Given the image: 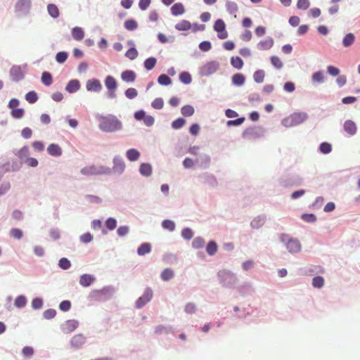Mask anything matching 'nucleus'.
I'll return each instance as SVG.
<instances>
[{"mask_svg":"<svg viewBox=\"0 0 360 360\" xmlns=\"http://www.w3.org/2000/svg\"><path fill=\"white\" fill-rule=\"evenodd\" d=\"M121 127V122L115 116L101 117L99 124V127L102 131L108 132L119 130Z\"/></svg>","mask_w":360,"mask_h":360,"instance_id":"1","label":"nucleus"},{"mask_svg":"<svg viewBox=\"0 0 360 360\" xmlns=\"http://www.w3.org/2000/svg\"><path fill=\"white\" fill-rule=\"evenodd\" d=\"M281 240L285 243L287 249L291 253L298 252L301 250L299 240L290 238L287 234H281Z\"/></svg>","mask_w":360,"mask_h":360,"instance_id":"2","label":"nucleus"},{"mask_svg":"<svg viewBox=\"0 0 360 360\" xmlns=\"http://www.w3.org/2000/svg\"><path fill=\"white\" fill-rule=\"evenodd\" d=\"M110 169L103 166L89 165L84 167L81 169V173L86 176L98 175L102 174H109Z\"/></svg>","mask_w":360,"mask_h":360,"instance_id":"3","label":"nucleus"},{"mask_svg":"<svg viewBox=\"0 0 360 360\" xmlns=\"http://www.w3.org/2000/svg\"><path fill=\"white\" fill-rule=\"evenodd\" d=\"M307 119V115L304 113H294L290 117L283 120V124L285 127H290L301 124Z\"/></svg>","mask_w":360,"mask_h":360,"instance_id":"4","label":"nucleus"},{"mask_svg":"<svg viewBox=\"0 0 360 360\" xmlns=\"http://www.w3.org/2000/svg\"><path fill=\"white\" fill-rule=\"evenodd\" d=\"M175 28L179 31H187L192 30L193 32H197L198 30H203L205 25L197 24L192 25L189 21L183 20L175 25Z\"/></svg>","mask_w":360,"mask_h":360,"instance_id":"5","label":"nucleus"},{"mask_svg":"<svg viewBox=\"0 0 360 360\" xmlns=\"http://www.w3.org/2000/svg\"><path fill=\"white\" fill-rule=\"evenodd\" d=\"M221 283L224 286H231L236 282L235 275L228 270L220 271L218 274Z\"/></svg>","mask_w":360,"mask_h":360,"instance_id":"6","label":"nucleus"},{"mask_svg":"<svg viewBox=\"0 0 360 360\" xmlns=\"http://www.w3.org/2000/svg\"><path fill=\"white\" fill-rule=\"evenodd\" d=\"M214 30L217 32V37L221 39L227 38L228 33L226 30L225 22L221 19H218L214 25Z\"/></svg>","mask_w":360,"mask_h":360,"instance_id":"7","label":"nucleus"},{"mask_svg":"<svg viewBox=\"0 0 360 360\" xmlns=\"http://www.w3.org/2000/svg\"><path fill=\"white\" fill-rule=\"evenodd\" d=\"M91 301H104L108 299V291L105 289L94 290L89 296Z\"/></svg>","mask_w":360,"mask_h":360,"instance_id":"8","label":"nucleus"},{"mask_svg":"<svg viewBox=\"0 0 360 360\" xmlns=\"http://www.w3.org/2000/svg\"><path fill=\"white\" fill-rule=\"evenodd\" d=\"M153 295V290L150 288H147L144 291L143 296L140 297L136 302L137 308L143 307L147 302L150 301Z\"/></svg>","mask_w":360,"mask_h":360,"instance_id":"9","label":"nucleus"},{"mask_svg":"<svg viewBox=\"0 0 360 360\" xmlns=\"http://www.w3.org/2000/svg\"><path fill=\"white\" fill-rule=\"evenodd\" d=\"M105 85L109 90L108 96L111 98L115 97V91L117 87V84L115 79L112 76H108L105 80Z\"/></svg>","mask_w":360,"mask_h":360,"instance_id":"10","label":"nucleus"},{"mask_svg":"<svg viewBox=\"0 0 360 360\" xmlns=\"http://www.w3.org/2000/svg\"><path fill=\"white\" fill-rule=\"evenodd\" d=\"M86 88L89 91L98 92L102 89V85L98 79H91L86 82Z\"/></svg>","mask_w":360,"mask_h":360,"instance_id":"11","label":"nucleus"},{"mask_svg":"<svg viewBox=\"0 0 360 360\" xmlns=\"http://www.w3.org/2000/svg\"><path fill=\"white\" fill-rule=\"evenodd\" d=\"M10 75L13 81L18 82L24 77L23 72L20 66H13L10 70Z\"/></svg>","mask_w":360,"mask_h":360,"instance_id":"12","label":"nucleus"},{"mask_svg":"<svg viewBox=\"0 0 360 360\" xmlns=\"http://www.w3.org/2000/svg\"><path fill=\"white\" fill-rule=\"evenodd\" d=\"M113 163H114V165L112 167L113 172L117 173V174H121L124 172V170L125 169V164L121 158H120L118 157H115L113 160Z\"/></svg>","mask_w":360,"mask_h":360,"instance_id":"13","label":"nucleus"},{"mask_svg":"<svg viewBox=\"0 0 360 360\" xmlns=\"http://www.w3.org/2000/svg\"><path fill=\"white\" fill-rule=\"evenodd\" d=\"M79 326V323L75 320H68L63 326V331L65 333H70L73 332Z\"/></svg>","mask_w":360,"mask_h":360,"instance_id":"14","label":"nucleus"},{"mask_svg":"<svg viewBox=\"0 0 360 360\" xmlns=\"http://www.w3.org/2000/svg\"><path fill=\"white\" fill-rule=\"evenodd\" d=\"M274 45V40L271 37H268L264 40L260 41L257 44V49L259 50L264 51L270 49Z\"/></svg>","mask_w":360,"mask_h":360,"instance_id":"15","label":"nucleus"},{"mask_svg":"<svg viewBox=\"0 0 360 360\" xmlns=\"http://www.w3.org/2000/svg\"><path fill=\"white\" fill-rule=\"evenodd\" d=\"M259 136L257 129L255 127H250L246 129L243 134V136L245 139L251 140L257 138Z\"/></svg>","mask_w":360,"mask_h":360,"instance_id":"16","label":"nucleus"},{"mask_svg":"<svg viewBox=\"0 0 360 360\" xmlns=\"http://www.w3.org/2000/svg\"><path fill=\"white\" fill-rule=\"evenodd\" d=\"M47 151L50 155L54 157H58L62 154L61 148L58 144L55 143L50 144L47 148Z\"/></svg>","mask_w":360,"mask_h":360,"instance_id":"17","label":"nucleus"},{"mask_svg":"<svg viewBox=\"0 0 360 360\" xmlns=\"http://www.w3.org/2000/svg\"><path fill=\"white\" fill-rule=\"evenodd\" d=\"M85 342V338L81 335H75L71 340V345L75 348L81 347Z\"/></svg>","mask_w":360,"mask_h":360,"instance_id":"18","label":"nucleus"},{"mask_svg":"<svg viewBox=\"0 0 360 360\" xmlns=\"http://www.w3.org/2000/svg\"><path fill=\"white\" fill-rule=\"evenodd\" d=\"M79 88V82L77 79H72L68 83L65 90L69 93H74L78 91Z\"/></svg>","mask_w":360,"mask_h":360,"instance_id":"19","label":"nucleus"},{"mask_svg":"<svg viewBox=\"0 0 360 360\" xmlns=\"http://www.w3.org/2000/svg\"><path fill=\"white\" fill-rule=\"evenodd\" d=\"M15 155L22 161H25L30 155V149L28 146H25L17 150Z\"/></svg>","mask_w":360,"mask_h":360,"instance_id":"20","label":"nucleus"},{"mask_svg":"<svg viewBox=\"0 0 360 360\" xmlns=\"http://www.w3.org/2000/svg\"><path fill=\"white\" fill-rule=\"evenodd\" d=\"M136 77V73L132 70H125L121 75L122 79L127 82H134Z\"/></svg>","mask_w":360,"mask_h":360,"instance_id":"21","label":"nucleus"},{"mask_svg":"<svg viewBox=\"0 0 360 360\" xmlns=\"http://www.w3.org/2000/svg\"><path fill=\"white\" fill-rule=\"evenodd\" d=\"M31 5L30 0H18L15 4V9L18 11H27Z\"/></svg>","mask_w":360,"mask_h":360,"instance_id":"22","label":"nucleus"},{"mask_svg":"<svg viewBox=\"0 0 360 360\" xmlns=\"http://www.w3.org/2000/svg\"><path fill=\"white\" fill-rule=\"evenodd\" d=\"M344 129L349 135H354L356 132V124L352 120H347L344 124Z\"/></svg>","mask_w":360,"mask_h":360,"instance_id":"23","label":"nucleus"},{"mask_svg":"<svg viewBox=\"0 0 360 360\" xmlns=\"http://www.w3.org/2000/svg\"><path fill=\"white\" fill-rule=\"evenodd\" d=\"M72 37L77 41H81L84 37V32L82 28L75 27L72 30Z\"/></svg>","mask_w":360,"mask_h":360,"instance_id":"24","label":"nucleus"},{"mask_svg":"<svg viewBox=\"0 0 360 360\" xmlns=\"http://www.w3.org/2000/svg\"><path fill=\"white\" fill-rule=\"evenodd\" d=\"M94 280V278L91 275L84 274L80 277L79 284L84 287H88L92 283Z\"/></svg>","mask_w":360,"mask_h":360,"instance_id":"25","label":"nucleus"},{"mask_svg":"<svg viewBox=\"0 0 360 360\" xmlns=\"http://www.w3.org/2000/svg\"><path fill=\"white\" fill-rule=\"evenodd\" d=\"M127 158L130 161H136L140 158V153L134 148H131L127 151Z\"/></svg>","mask_w":360,"mask_h":360,"instance_id":"26","label":"nucleus"},{"mask_svg":"<svg viewBox=\"0 0 360 360\" xmlns=\"http://www.w3.org/2000/svg\"><path fill=\"white\" fill-rule=\"evenodd\" d=\"M184 7L181 3L174 4L171 8V12L174 15H179L184 13Z\"/></svg>","mask_w":360,"mask_h":360,"instance_id":"27","label":"nucleus"},{"mask_svg":"<svg viewBox=\"0 0 360 360\" xmlns=\"http://www.w3.org/2000/svg\"><path fill=\"white\" fill-rule=\"evenodd\" d=\"M139 172L142 175L149 176L152 173L151 165L148 163H142L140 165Z\"/></svg>","mask_w":360,"mask_h":360,"instance_id":"28","label":"nucleus"},{"mask_svg":"<svg viewBox=\"0 0 360 360\" xmlns=\"http://www.w3.org/2000/svg\"><path fill=\"white\" fill-rule=\"evenodd\" d=\"M151 251V245L149 243H142L137 249V253L139 255H145L150 252Z\"/></svg>","mask_w":360,"mask_h":360,"instance_id":"29","label":"nucleus"},{"mask_svg":"<svg viewBox=\"0 0 360 360\" xmlns=\"http://www.w3.org/2000/svg\"><path fill=\"white\" fill-rule=\"evenodd\" d=\"M355 36L352 33L347 34L342 39V44L345 47H349L354 44Z\"/></svg>","mask_w":360,"mask_h":360,"instance_id":"30","label":"nucleus"},{"mask_svg":"<svg viewBox=\"0 0 360 360\" xmlns=\"http://www.w3.org/2000/svg\"><path fill=\"white\" fill-rule=\"evenodd\" d=\"M49 14L53 18H56L59 16V10L56 5L50 4L47 6Z\"/></svg>","mask_w":360,"mask_h":360,"instance_id":"31","label":"nucleus"},{"mask_svg":"<svg viewBox=\"0 0 360 360\" xmlns=\"http://www.w3.org/2000/svg\"><path fill=\"white\" fill-rule=\"evenodd\" d=\"M218 250V246L214 241H210L206 247V251L209 255H214Z\"/></svg>","mask_w":360,"mask_h":360,"instance_id":"32","label":"nucleus"},{"mask_svg":"<svg viewBox=\"0 0 360 360\" xmlns=\"http://www.w3.org/2000/svg\"><path fill=\"white\" fill-rule=\"evenodd\" d=\"M245 77L240 73L235 74L232 77V82L235 85L241 86L245 82Z\"/></svg>","mask_w":360,"mask_h":360,"instance_id":"33","label":"nucleus"},{"mask_svg":"<svg viewBox=\"0 0 360 360\" xmlns=\"http://www.w3.org/2000/svg\"><path fill=\"white\" fill-rule=\"evenodd\" d=\"M231 64L236 69H241L243 66V60L238 56H233L231 58Z\"/></svg>","mask_w":360,"mask_h":360,"instance_id":"34","label":"nucleus"},{"mask_svg":"<svg viewBox=\"0 0 360 360\" xmlns=\"http://www.w3.org/2000/svg\"><path fill=\"white\" fill-rule=\"evenodd\" d=\"M313 83H322L324 81V75L321 71L314 72L311 76Z\"/></svg>","mask_w":360,"mask_h":360,"instance_id":"35","label":"nucleus"},{"mask_svg":"<svg viewBox=\"0 0 360 360\" xmlns=\"http://www.w3.org/2000/svg\"><path fill=\"white\" fill-rule=\"evenodd\" d=\"M124 27L127 30L133 31L138 27L137 22L133 19H129L124 22Z\"/></svg>","mask_w":360,"mask_h":360,"instance_id":"36","label":"nucleus"},{"mask_svg":"<svg viewBox=\"0 0 360 360\" xmlns=\"http://www.w3.org/2000/svg\"><path fill=\"white\" fill-rule=\"evenodd\" d=\"M265 73L264 71L262 70H258L256 72H255L253 77L254 80L257 83H262L264 79Z\"/></svg>","mask_w":360,"mask_h":360,"instance_id":"37","label":"nucleus"},{"mask_svg":"<svg viewBox=\"0 0 360 360\" xmlns=\"http://www.w3.org/2000/svg\"><path fill=\"white\" fill-rule=\"evenodd\" d=\"M174 271L171 269H165L161 273V278L163 281H169L174 277Z\"/></svg>","mask_w":360,"mask_h":360,"instance_id":"38","label":"nucleus"},{"mask_svg":"<svg viewBox=\"0 0 360 360\" xmlns=\"http://www.w3.org/2000/svg\"><path fill=\"white\" fill-rule=\"evenodd\" d=\"M157 60L155 58L150 57L147 58L144 62V67L146 70H152L156 65Z\"/></svg>","mask_w":360,"mask_h":360,"instance_id":"39","label":"nucleus"},{"mask_svg":"<svg viewBox=\"0 0 360 360\" xmlns=\"http://www.w3.org/2000/svg\"><path fill=\"white\" fill-rule=\"evenodd\" d=\"M181 114L184 116L189 117L193 115L194 113V108L193 106L190 105H184L181 108Z\"/></svg>","mask_w":360,"mask_h":360,"instance_id":"40","label":"nucleus"},{"mask_svg":"<svg viewBox=\"0 0 360 360\" xmlns=\"http://www.w3.org/2000/svg\"><path fill=\"white\" fill-rule=\"evenodd\" d=\"M41 82L46 86L51 85L53 82L51 75L47 72H43L41 75Z\"/></svg>","mask_w":360,"mask_h":360,"instance_id":"41","label":"nucleus"},{"mask_svg":"<svg viewBox=\"0 0 360 360\" xmlns=\"http://www.w3.org/2000/svg\"><path fill=\"white\" fill-rule=\"evenodd\" d=\"M25 99L30 103H34L38 99V96L34 91H29L25 95Z\"/></svg>","mask_w":360,"mask_h":360,"instance_id":"42","label":"nucleus"},{"mask_svg":"<svg viewBox=\"0 0 360 360\" xmlns=\"http://www.w3.org/2000/svg\"><path fill=\"white\" fill-rule=\"evenodd\" d=\"M324 279L322 276H318L313 278L312 285L316 288H321L323 286Z\"/></svg>","mask_w":360,"mask_h":360,"instance_id":"43","label":"nucleus"},{"mask_svg":"<svg viewBox=\"0 0 360 360\" xmlns=\"http://www.w3.org/2000/svg\"><path fill=\"white\" fill-rule=\"evenodd\" d=\"M158 83L161 85H169L172 83L171 79L165 74L160 75L158 79Z\"/></svg>","mask_w":360,"mask_h":360,"instance_id":"44","label":"nucleus"},{"mask_svg":"<svg viewBox=\"0 0 360 360\" xmlns=\"http://www.w3.org/2000/svg\"><path fill=\"white\" fill-rule=\"evenodd\" d=\"M162 226L165 229H167V230H169L170 231H173L175 229V224H174V222L171 221V220H169V219L164 220L162 222Z\"/></svg>","mask_w":360,"mask_h":360,"instance_id":"45","label":"nucleus"},{"mask_svg":"<svg viewBox=\"0 0 360 360\" xmlns=\"http://www.w3.org/2000/svg\"><path fill=\"white\" fill-rule=\"evenodd\" d=\"M179 79L184 84H188L191 82V76L187 72H183L179 75Z\"/></svg>","mask_w":360,"mask_h":360,"instance_id":"46","label":"nucleus"},{"mask_svg":"<svg viewBox=\"0 0 360 360\" xmlns=\"http://www.w3.org/2000/svg\"><path fill=\"white\" fill-rule=\"evenodd\" d=\"M26 302H27V300H26L25 297L22 296V295H20L15 298L14 304L15 307H17L18 308H21V307H23L25 306Z\"/></svg>","mask_w":360,"mask_h":360,"instance_id":"47","label":"nucleus"},{"mask_svg":"<svg viewBox=\"0 0 360 360\" xmlns=\"http://www.w3.org/2000/svg\"><path fill=\"white\" fill-rule=\"evenodd\" d=\"M205 243V240L202 238L197 237L193 240L192 245L194 248L199 249L204 246Z\"/></svg>","mask_w":360,"mask_h":360,"instance_id":"48","label":"nucleus"},{"mask_svg":"<svg viewBox=\"0 0 360 360\" xmlns=\"http://www.w3.org/2000/svg\"><path fill=\"white\" fill-rule=\"evenodd\" d=\"M25 111L22 108H15L12 110L11 116L15 119H20L23 117Z\"/></svg>","mask_w":360,"mask_h":360,"instance_id":"49","label":"nucleus"},{"mask_svg":"<svg viewBox=\"0 0 360 360\" xmlns=\"http://www.w3.org/2000/svg\"><path fill=\"white\" fill-rule=\"evenodd\" d=\"M319 149L322 153L327 154L331 151L332 148H331V145L330 143H328L327 142H323V143H321Z\"/></svg>","mask_w":360,"mask_h":360,"instance_id":"50","label":"nucleus"},{"mask_svg":"<svg viewBox=\"0 0 360 360\" xmlns=\"http://www.w3.org/2000/svg\"><path fill=\"white\" fill-rule=\"evenodd\" d=\"M10 234L15 239H20L23 236L22 231L17 228L12 229L10 231Z\"/></svg>","mask_w":360,"mask_h":360,"instance_id":"51","label":"nucleus"},{"mask_svg":"<svg viewBox=\"0 0 360 360\" xmlns=\"http://www.w3.org/2000/svg\"><path fill=\"white\" fill-rule=\"evenodd\" d=\"M309 6V0H298L297 2V7L299 9L307 10Z\"/></svg>","mask_w":360,"mask_h":360,"instance_id":"52","label":"nucleus"},{"mask_svg":"<svg viewBox=\"0 0 360 360\" xmlns=\"http://www.w3.org/2000/svg\"><path fill=\"white\" fill-rule=\"evenodd\" d=\"M58 265L62 269L66 270L70 267L71 264L67 258L63 257L59 260Z\"/></svg>","mask_w":360,"mask_h":360,"instance_id":"53","label":"nucleus"},{"mask_svg":"<svg viewBox=\"0 0 360 360\" xmlns=\"http://www.w3.org/2000/svg\"><path fill=\"white\" fill-rule=\"evenodd\" d=\"M186 123V120L183 118H178L176 120H175L174 121H173L172 124V127L175 129H180Z\"/></svg>","mask_w":360,"mask_h":360,"instance_id":"54","label":"nucleus"},{"mask_svg":"<svg viewBox=\"0 0 360 360\" xmlns=\"http://www.w3.org/2000/svg\"><path fill=\"white\" fill-rule=\"evenodd\" d=\"M126 57L130 60H134L138 56V51L135 48H130L125 53Z\"/></svg>","mask_w":360,"mask_h":360,"instance_id":"55","label":"nucleus"},{"mask_svg":"<svg viewBox=\"0 0 360 360\" xmlns=\"http://www.w3.org/2000/svg\"><path fill=\"white\" fill-rule=\"evenodd\" d=\"M138 95V92L136 89L134 88H129L125 91V96L129 99H133L136 98Z\"/></svg>","mask_w":360,"mask_h":360,"instance_id":"56","label":"nucleus"},{"mask_svg":"<svg viewBox=\"0 0 360 360\" xmlns=\"http://www.w3.org/2000/svg\"><path fill=\"white\" fill-rule=\"evenodd\" d=\"M271 64L277 69H281L283 64L281 59L277 56H272L271 58Z\"/></svg>","mask_w":360,"mask_h":360,"instance_id":"57","label":"nucleus"},{"mask_svg":"<svg viewBox=\"0 0 360 360\" xmlns=\"http://www.w3.org/2000/svg\"><path fill=\"white\" fill-rule=\"evenodd\" d=\"M182 237L186 240H190L193 236L192 230L189 228H185L181 231Z\"/></svg>","mask_w":360,"mask_h":360,"instance_id":"58","label":"nucleus"},{"mask_svg":"<svg viewBox=\"0 0 360 360\" xmlns=\"http://www.w3.org/2000/svg\"><path fill=\"white\" fill-rule=\"evenodd\" d=\"M151 105L155 109H162L164 105L163 100L161 98H157L152 102Z\"/></svg>","mask_w":360,"mask_h":360,"instance_id":"59","label":"nucleus"},{"mask_svg":"<svg viewBox=\"0 0 360 360\" xmlns=\"http://www.w3.org/2000/svg\"><path fill=\"white\" fill-rule=\"evenodd\" d=\"M67 58H68V53L64 51L58 53L56 56V60L59 63H64L67 60Z\"/></svg>","mask_w":360,"mask_h":360,"instance_id":"60","label":"nucleus"},{"mask_svg":"<svg viewBox=\"0 0 360 360\" xmlns=\"http://www.w3.org/2000/svg\"><path fill=\"white\" fill-rule=\"evenodd\" d=\"M105 225L109 230H113L116 228L117 221L114 218H108L105 221Z\"/></svg>","mask_w":360,"mask_h":360,"instance_id":"61","label":"nucleus"},{"mask_svg":"<svg viewBox=\"0 0 360 360\" xmlns=\"http://www.w3.org/2000/svg\"><path fill=\"white\" fill-rule=\"evenodd\" d=\"M24 162L29 167H36L39 162L38 160L34 158H27L25 160Z\"/></svg>","mask_w":360,"mask_h":360,"instance_id":"62","label":"nucleus"},{"mask_svg":"<svg viewBox=\"0 0 360 360\" xmlns=\"http://www.w3.org/2000/svg\"><path fill=\"white\" fill-rule=\"evenodd\" d=\"M33 148L38 152H41L44 150V145L41 141H34L32 143Z\"/></svg>","mask_w":360,"mask_h":360,"instance_id":"63","label":"nucleus"},{"mask_svg":"<svg viewBox=\"0 0 360 360\" xmlns=\"http://www.w3.org/2000/svg\"><path fill=\"white\" fill-rule=\"evenodd\" d=\"M79 238L82 243H88L93 240V236L90 233H85L80 236Z\"/></svg>","mask_w":360,"mask_h":360,"instance_id":"64","label":"nucleus"}]
</instances>
